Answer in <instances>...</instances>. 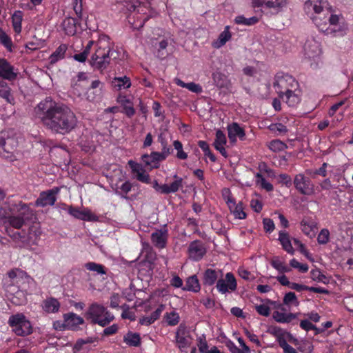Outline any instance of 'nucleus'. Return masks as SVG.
<instances>
[{"mask_svg": "<svg viewBox=\"0 0 353 353\" xmlns=\"http://www.w3.org/2000/svg\"><path fill=\"white\" fill-rule=\"evenodd\" d=\"M283 303L285 305H294L298 306L299 302L294 292H290L285 294L283 298Z\"/></svg>", "mask_w": 353, "mask_h": 353, "instance_id": "55", "label": "nucleus"}, {"mask_svg": "<svg viewBox=\"0 0 353 353\" xmlns=\"http://www.w3.org/2000/svg\"><path fill=\"white\" fill-rule=\"evenodd\" d=\"M94 43V41H90L88 44L86 45L85 49L83 51L79 54H75L74 55V59L81 63H83L86 61L88 56L90 53L91 47L92 44Z\"/></svg>", "mask_w": 353, "mask_h": 353, "instance_id": "45", "label": "nucleus"}, {"mask_svg": "<svg viewBox=\"0 0 353 353\" xmlns=\"http://www.w3.org/2000/svg\"><path fill=\"white\" fill-rule=\"evenodd\" d=\"M232 213L234 214V217L239 219H243L246 217V214L243 211V207L242 203H239L238 204H234V206H232V210H230Z\"/></svg>", "mask_w": 353, "mask_h": 353, "instance_id": "52", "label": "nucleus"}, {"mask_svg": "<svg viewBox=\"0 0 353 353\" xmlns=\"http://www.w3.org/2000/svg\"><path fill=\"white\" fill-rule=\"evenodd\" d=\"M272 266L281 273L289 272L291 268L279 257H274L271 261Z\"/></svg>", "mask_w": 353, "mask_h": 353, "instance_id": "43", "label": "nucleus"}, {"mask_svg": "<svg viewBox=\"0 0 353 353\" xmlns=\"http://www.w3.org/2000/svg\"><path fill=\"white\" fill-rule=\"evenodd\" d=\"M85 316L92 323L101 327L108 325L114 319V315L106 307L97 303H93L89 306Z\"/></svg>", "mask_w": 353, "mask_h": 353, "instance_id": "6", "label": "nucleus"}, {"mask_svg": "<svg viewBox=\"0 0 353 353\" xmlns=\"http://www.w3.org/2000/svg\"><path fill=\"white\" fill-rule=\"evenodd\" d=\"M42 307L48 313H56L59 310L60 303L57 299L50 297L43 301Z\"/></svg>", "mask_w": 353, "mask_h": 353, "instance_id": "34", "label": "nucleus"}, {"mask_svg": "<svg viewBox=\"0 0 353 353\" xmlns=\"http://www.w3.org/2000/svg\"><path fill=\"white\" fill-rule=\"evenodd\" d=\"M222 275L221 270L208 268L203 273V284L209 286L213 285Z\"/></svg>", "mask_w": 353, "mask_h": 353, "instance_id": "24", "label": "nucleus"}, {"mask_svg": "<svg viewBox=\"0 0 353 353\" xmlns=\"http://www.w3.org/2000/svg\"><path fill=\"white\" fill-rule=\"evenodd\" d=\"M226 142L227 140L225 134L221 130H216V138L213 145L224 157H228V153L224 147Z\"/></svg>", "mask_w": 353, "mask_h": 353, "instance_id": "25", "label": "nucleus"}, {"mask_svg": "<svg viewBox=\"0 0 353 353\" xmlns=\"http://www.w3.org/2000/svg\"><path fill=\"white\" fill-rule=\"evenodd\" d=\"M0 97L10 103L14 100L8 84L1 79H0Z\"/></svg>", "mask_w": 353, "mask_h": 353, "instance_id": "41", "label": "nucleus"}, {"mask_svg": "<svg viewBox=\"0 0 353 353\" xmlns=\"http://www.w3.org/2000/svg\"><path fill=\"white\" fill-rule=\"evenodd\" d=\"M316 26L320 31H328L330 27L331 32H338L341 36L346 33L347 26L345 23L344 18L342 14H335L331 6H329L325 12V15L322 19H315Z\"/></svg>", "mask_w": 353, "mask_h": 353, "instance_id": "3", "label": "nucleus"}, {"mask_svg": "<svg viewBox=\"0 0 353 353\" xmlns=\"http://www.w3.org/2000/svg\"><path fill=\"white\" fill-rule=\"evenodd\" d=\"M328 8L327 2L323 0H307L305 2L303 6L305 14L315 25V19H322L325 15Z\"/></svg>", "mask_w": 353, "mask_h": 353, "instance_id": "9", "label": "nucleus"}, {"mask_svg": "<svg viewBox=\"0 0 353 353\" xmlns=\"http://www.w3.org/2000/svg\"><path fill=\"white\" fill-rule=\"evenodd\" d=\"M8 325L17 336H26L32 333V329L30 321L23 313H17L9 317Z\"/></svg>", "mask_w": 353, "mask_h": 353, "instance_id": "7", "label": "nucleus"}, {"mask_svg": "<svg viewBox=\"0 0 353 353\" xmlns=\"http://www.w3.org/2000/svg\"><path fill=\"white\" fill-rule=\"evenodd\" d=\"M294 344L297 345V349L301 353H312L314 350L312 343L308 341H302L300 343L295 340Z\"/></svg>", "mask_w": 353, "mask_h": 353, "instance_id": "48", "label": "nucleus"}, {"mask_svg": "<svg viewBox=\"0 0 353 353\" xmlns=\"http://www.w3.org/2000/svg\"><path fill=\"white\" fill-rule=\"evenodd\" d=\"M0 77L8 81L15 80L17 77V72L5 59H0Z\"/></svg>", "mask_w": 353, "mask_h": 353, "instance_id": "20", "label": "nucleus"}, {"mask_svg": "<svg viewBox=\"0 0 353 353\" xmlns=\"http://www.w3.org/2000/svg\"><path fill=\"white\" fill-rule=\"evenodd\" d=\"M128 165L130 167L132 173L136 174V176L145 170L142 165L136 163L132 160L128 161Z\"/></svg>", "mask_w": 353, "mask_h": 353, "instance_id": "63", "label": "nucleus"}, {"mask_svg": "<svg viewBox=\"0 0 353 353\" xmlns=\"http://www.w3.org/2000/svg\"><path fill=\"white\" fill-rule=\"evenodd\" d=\"M175 83L184 88H187L188 90L194 92V93H201L202 92V88L199 84H196L194 82L185 83L180 79L176 78L174 79Z\"/></svg>", "mask_w": 353, "mask_h": 353, "instance_id": "39", "label": "nucleus"}, {"mask_svg": "<svg viewBox=\"0 0 353 353\" xmlns=\"http://www.w3.org/2000/svg\"><path fill=\"white\" fill-rule=\"evenodd\" d=\"M117 101L123 106V112L128 117H132L135 114V110L131 101L125 95L119 94L117 97Z\"/></svg>", "mask_w": 353, "mask_h": 353, "instance_id": "30", "label": "nucleus"}, {"mask_svg": "<svg viewBox=\"0 0 353 353\" xmlns=\"http://www.w3.org/2000/svg\"><path fill=\"white\" fill-rule=\"evenodd\" d=\"M302 232L310 239L315 236L317 230V223L311 218L303 219L301 222Z\"/></svg>", "mask_w": 353, "mask_h": 353, "instance_id": "23", "label": "nucleus"}, {"mask_svg": "<svg viewBox=\"0 0 353 353\" xmlns=\"http://www.w3.org/2000/svg\"><path fill=\"white\" fill-rule=\"evenodd\" d=\"M159 141L161 145V154L165 155V157H168L172 152V148L168 145L166 140L162 137L161 134L158 138Z\"/></svg>", "mask_w": 353, "mask_h": 353, "instance_id": "59", "label": "nucleus"}, {"mask_svg": "<svg viewBox=\"0 0 353 353\" xmlns=\"http://www.w3.org/2000/svg\"><path fill=\"white\" fill-rule=\"evenodd\" d=\"M302 92L299 88H295L290 92H288L280 97V98L288 104L289 107L295 108L296 107L301 101Z\"/></svg>", "mask_w": 353, "mask_h": 353, "instance_id": "22", "label": "nucleus"}, {"mask_svg": "<svg viewBox=\"0 0 353 353\" xmlns=\"http://www.w3.org/2000/svg\"><path fill=\"white\" fill-rule=\"evenodd\" d=\"M296 314L292 313H284L279 311H274L272 314L273 319L279 323H290L296 318Z\"/></svg>", "mask_w": 353, "mask_h": 353, "instance_id": "38", "label": "nucleus"}, {"mask_svg": "<svg viewBox=\"0 0 353 353\" xmlns=\"http://www.w3.org/2000/svg\"><path fill=\"white\" fill-rule=\"evenodd\" d=\"M312 280L323 283H326V276L322 274L319 270H312L310 272Z\"/></svg>", "mask_w": 353, "mask_h": 353, "instance_id": "62", "label": "nucleus"}, {"mask_svg": "<svg viewBox=\"0 0 353 353\" xmlns=\"http://www.w3.org/2000/svg\"><path fill=\"white\" fill-rule=\"evenodd\" d=\"M304 57L309 61H316L319 59L321 49L319 42L314 39L307 40L303 47Z\"/></svg>", "mask_w": 353, "mask_h": 353, "instance_id": "14", "label": "nucleus"}, {"mask_svg": "<svg viewBox=\"0 0 353 353\" xmlns=\"http://www.w3.org/2000/svg\"><path fill=\"white\" fill-rule=\"evenodd\" d=\"M232 38L230 27L225 26L224 30L219 34L218 39L212 43L213 48L219 49L223 46Z\"/></svg>", "mask_w": 353, "mask_h": 353, "instance_id": "31", "label": "nucleus"}, {"mask_svg": "<svg viewBox=\"0 0 353 353\" xmlns=\"http://www.w3.org/2000/svg\"><path fill=\"white\" fill-rule=\"evenodd\" d=\"M252 3L254 7H261L267 14L276 15L284 10L288 0H253Z\"/></svg>", "mask_w": 353, "mask_h": 353, "instance_id": "10", "label": "nucleus"}, {"mask_svg": "<svg viewBox=\"0 0 353 353\" xmlns=\"http://www.w3.org/2000/svg\"><path fill=\"white\" fill-rule=\"evenodd\" d=\"M68 214L82 221H97L99 220L98 216L92 213L89 209L80 210L79 208L70 205V208H68Z\"/></svg>", "mask_w": 353, "mask_h": 353, "instance_id": "17", "label": "nucleus"}, {"mask_svg": "<svg viewBox=\"0 0 353 353\" xmlns=\"http://www.w3.org/2000/svg\"><path fill=\"white\" fill-rule=\"evenodd\" d=\"M68 50V46L66 44H61L55 51L50 56L49 61L50 64H54L59 60L63 59L65 57V54Z\"/></svg>", "mask_w": 353, "mask_h": 353, "instance_id": "36", "label": "nucleus"}, {"mask_svg": "<svg viewBox=\"0 0 353 353\" xmlns=\"http://www.w3.org/2000/svg\"><path fill=\"white\" fill-rule=\"evenodd\" d=\"M114 48V43L106 34H101L97 41H94L90 50V65L95 70H104L110 63V54Z\"/></svg>", "mask_w": 353, "mask_h": 353, "instance_id": "2", "label": "nucleus"}, {"mask_svg": "<svg viewBox=\"0 0 353 353\" xmlns=\"http://www.w3.org/2000/svg\"><path fill=\"white\" fill-rule=\"evenodd\" d=\"M330 240V232L327 229H322L317 237V241L320 245H325Z\"/></svg>", "mask_w": 353, "mask_h": 353, "instance_id": "60", "label": "nucleus"}, {"mask_svg": "<svg viewBox=\"0 0 353 353\" xmlns=\"http://www.w3.org/2000/svg\"><path fill=\"white\" fill-rule=\"evenodd\" d=\"M125 343L130 346L137 347L140 345L141 338L137 333H128L123 339Z\"/></svg>", "mask_w": 353, "mask_h": 353, "instance_id": "44", "label": "nucleus"}, {"mask_svg": "<svg viewBox=\"0 0 353 353\" xmlns=\"http://www.w3.org/2000/svg\"><path fill=\"white\" fill-rule=\"evenodd\" d=\"M259 19L256 17H252L250 18H245L243 15H239L235 17L234 22L239 25L244 26H252L258 23Z\"/></svg>", "mask_w": 353, "mask_h": 353, "instance_id": "46", "label": "nucleus"}, {"mask_svg": "<svg viewBox=\"0 0 353 353\" xmlns=\"http://www.w3.org/2000/svg\"><path fill=\"white\" fill-rule=\"evenodd\" d=\"M173 146L177 150L176 157L179 159L185 160L188 158V154L183 150V145L181 141L176 140L173 142Z\"/></svg>", "mask_w": 353, "mask_h": 353, "instance_id": "56", "label": "nucleus"}, {"mask_svg": "<svg viewBox=\"0 0 353 353\" xmlns=\"http://www.w3.org/2000/svg\"><path fill=\"white\" fill-rule=\"evenodd\" d=\"M290 265L294 268H297L301 272H307L309 267L307 264H302L300 263L298 261H296L295 259H292L290 261Z\"/></svg>", "mask_w": 353, "mask_h": 353, "instance_id": "64", "label": "nucleus"}, {"mask_svg": "<svg viewBox=\"0 0 353 353\" xmlns=\"http://www.w3.org/2000/svg\"><path fill=\"white\" fill-rule=\"evenodd\" d=\"M165 319L168 325L174 326L179 322V315L177 312L172 311L165 314Z\"/></svg>", "mask_w": 353, "mask_h": 353, "instance_id": "51", "label": "nucleus"}, {"mask_svg": "<svg viewBox=\"0 0 353 353\" xmlns=\"http://www.w3.org/2000/svg\"><path fill=\"white\" fill-rule=\"evenodd\" d=\"M77 20L72 17L65 18L63 23V28L68 35H74L77 32Z\"/></svg>", "mask_w": 353, "mask_h": 353, "instance_id": "37", "label": "nucleus"}, {"mask_svg": "<svg viewBox=\"0 0 353 353\" xmlns=\"http://www.w3.org/2000/svg\"><path fill=\"white\" fill-rule=\"evenodd\" d=\"M87 95L88 99L90 101H100L102 96L101 88H99V89L94 90H88Z\"/></svg>", "mask_w": 353, "mask_h": 353, "instance_id": "58", "label": "nucleus"}, {"mask_svg": "<svg viewBox=\"0 0 353 353\" xmlns=\"http://www.w3.org/2000/svg\"><path fill=\"white\" fill-rule=\"evenodd\" d=\"M22 12L21 11H16L12 14V21L14 30L17 33H20L21 31V22H22Z\"/></svg>", "mask_w": 353, "mask_h": 353, "instance_id": "47", "label": "nucleus"}, {"mask_svg": "<svg viewBox=\"0 0 353 353\" xmlns=\"http://www.w3.org/2000/svg\"><path fill=\"white\" fill-rule=\"evenodd\" d=\"M35 112L42 125L54 133L67 134L77 126L78 119L72 109L50 97L41 101Z\"/></svg>", "mask_w": 353, "mask_h": 353, "instance_id": "1", "label": "nucleus"}, {"mask_svg": "<svg viewBox=\"0 0 353 353\" xmlns=\"http://www.w3.org/2000/svg\"><path fill=\"white\" fill-rule=\"evenodd\" d=\"M174 178L176 179L170 185L163 184L161 189V194H168L170 193H174L179 190L182 186V178H179L176 174L174 176Z\"/></svg>", "mask_w": 353, "mask_h": 353, "instance_id": "32", "label": "nucleus"}, {"mask_svg": "<svg viewBox=\"0 0 353 353\" xmlns=\"http://www.w3.org/2000/svg\"><path fill=\"white\" fill-rule=\"evenodd\" d=\"M166 157L159 152H152L150 154L142 155L141 159L146 167L150 170L158 168L159 163L166 159Z\"/></svg>", "mask_w": 353, "mask_h": 353, "instance_id": "18", "label": "nucleus"}, {"mask_svg": "<svg viewBox=\"0 0 353 353\" xmlns=\"http://www.w3.org/2000/svg\"><path fill=\"white\" fill-rule=\"evenodd\" d=\"M59 192L60 188L59 187H54L52 189L41 192L35 201V205L42 208L54 205L57 201V195Z\"/></svg>", "mask_w": 353, "mask_h": 353, "instance_id": "13", "label": "nucleus"}, {"mask_svg": "<svg viewBox=\"0 0 353 353\" xmlns=\"http://www.w3.org/2000/svg\"><path fill=\"white\" fill-rule=\"evenodd\" d=\"M14 290L15 289L13 287H10V288L8 290V292L9 293V299L10 301L16 305H21L25 304L26 303V296L25 292L19 290L14 292Z\"/></svg>", "mask_w": 353, "mask_h": 353, "instance_id": "26", "label": "nucleus"}, {"mask_svg": "<svg viewBox=\"0 0 353 353\" xmlns=\"http://www.w3.org/2000/svg\"><path fill=\"white\" fill-rule=\"evenodd\" d=\"M216 288L222 294L235 291L237 288V282L234 274L232 272H228L224 278L219 279Z\"/></svg>", "mask_w": 353, "mask_h": 353, "instance_id": "12", "label": "nucleus"}, {"mask_svg": "<svg viewBox=\"0 0 353 353\" xmlns=\"http://www.w3.org/2000/svg\"><path fill=\"white\" fill-rule=\"evenodd\" d=\"M201 286L196 276L194 275L188 278L183 290L197 292L200 290Z\"/></svg>", "mask_w": 353, "mask_h": 353, "instance_id": "40", "label": "nucleus"}, {"mask_svg": "<svg viewBox=\"0 0 353 353\" xmlns=\"http://www.w3.org/2000/svg\"><path fill=\"white\" fill-rule=\"evenodd\" d=\"M256 183L257 185H261V187L265 190L268 192H271L273 190V185L266 181V179L263 176V175L260 173H256Z\"/></svg>", "mask_w": 353, "mask_h": 353, "instance_id": "50", "label": "nucleus"}, {"mask_svg": "<svg viewBox=\"0 0 353 353\" xmlns=\"http://www.w3.org/2000/svg\"><path fill=\"white\" fill-rule=\"evenodd\" d=\"M228 138L231 142H235L236 138L243 139L245 135L244 130L237 123H233L228 126Z\"/></svg>", "mask_w": 353, "mask_h": 353, "instance_id": "27", "label": "nucleus"}, {"mask_svg": "<svg viewBox=\"0 0 353 353\" xmlns=\"http://www.w3.org/2000/svg\"><path fill=\"white\" fill-rule=\"evenodd\" d=\"M294 185L303 195L310 196L315 192V186L312 180L303 174H298L294 179Z\"/></svg>", "mask_w": 353, "mask_h": 353, "instance_id": "11", "label": "nucleus"}, {"mask_svg": "<svg viewBox=\"0 0 353 353\" xmlns=\"http://www.w3.org/2000/svg\"><path fill=\"white\" fill-rule=\"evenodd\" d=\"M14 203L8 199H5V194L3 191L0 190V221L4 218L7 219V215L9 211V205Z\"/></svg>", "mask_w": 353, "mask_h": 353, "instance_id": "33", "label": "nucleus"}, {"mask_svg": "<svg viewBox=\"0 0 353 353\" xmlns=\"http://www.w3.org/2000/svg\"><path fill=\"white\" fill-rule=\"evenodd\" d=\"M273 86L280 97L285 93L298 88L299 84L291 75L278 73L274 77Z\"/></svg>", "mask_w": 353, "mask_h": 353, "instance_id": "8", "label": "nucleus"}, {"mask_svg": "<svg viewBox=\"0 0 353 353\" xmlns=\"http://www.w3.org/2000/svg\"><path fill=\"white\" fill-rule=\"evenodd\" d=\"M168 239V230L166 225L156 230L151 234V242L158 249H163L166 247Z\"/></svg>", "mask_w": 353, "mask_h": 353, "instance_id": "15", "label": "nucleus"}, {"mask_svg": "<svg viewBox=\"0 0 353 353\" xmlns=\"http://www.w3.org/2000/svg\"><path fill=\"white\" fill-rule=\"evenodd\" d=\"M279 240L283 248L289 254H293L294 252V248L290 240L289 234L285 231H280L279 234Z\"/></svg>", "mask_w": 353, "mask_h": 353, "instance_id": "35", "label": "nucleus"}, {"mask_svg": "<svg viewBox=\"0 0 353 353\" xmlns=\"http://www.w3.org/2000/svg\"><path fill=\"white\" fill-rule=\"evenodd\" d=\"M175 343L181 351L184 350L190 345V336L187 331L186 326L180 324L175 333Z\"/></svg>", "mask_w": 353, "mask_h": 353, "instance_id": "16", "label": "nucleus"}, {"mask_svg": "<svg viewBox=\"0 0 353 353\" xmlns=\"http://www.w3.org/2000/svg\"><path fill=\"white\" fill-rule=\"evenodd\" d=\"M132 83L130 79L126 76L114 77L111 82L113 90L121 91L130 88Z\"/></svg>", "mask_w": 353, "mask_h": 353, "instance_id": "29", "label": "nucleus"}, {"mask_svg": "<svg viewBox=\"0 0 353 353\" xmlns=\"http://www.w3.org/2000/svg\"><path fill=\"white\" fill-rule=\"evenodd\" d=\"M8 276L14 280V282H18V279H23L24 276L26 277L25 272L19 269H15L10 271L8 273Z\"/></svg>", "mask_w": 353, "mask_h": 353, "instance_id": "61", "label": "nucleus"}, {"mask_svg": "<svg viewBox=\"0 0 353 353\" xmlns=\"http://www.w3.org/2000/svg\"><path fill=\"white\" fill-rule=\"evenodd\" d=\"M83 323V319L75 313L70 312L63 314V326L66 329L75 330Z\"/></svg>", "mask_w": 353, "mask_h": 353, "instance_id": "21", "label": "nucleus"}, {"mask_svg": "<svg viewBox=\"0 0 353 353\" xmlns=\"http://www.w3.org/2000/svg\"><path fill=\"white\" fill-rule=\"evenodd\" d=\"M269 148L274 152L283 151L287 148L285 143L279 140H273L269 143Z\"/></svg>", "mask_w": 353, "mask_h": 353, "instance_id": "57", "label": "nucleus"}, {"mask_svg": "<svg viewBox=\"0 0 353 353\" xmlns=\"http://www.w3.org/2000/svg\"><path fill=\"white\" fill-rule=\"evenodd\" d=\"M13 141L12 139H6L2 133L0 134V153L1 154L3 152L7 154L12 153L14 148L12 143Z\"/></svg>", "mask_w": 353, "mask_h": 353, "instance_id": "42", "label": "nucleus"}, {"mask_svg": "<svg viewBox=\"0 0 353 353\" xmlns=\"http://www.w3.org/2000/svg\"><path fill=\"white\" fill-rule=\"evenodd\" d=\"M6 230L20 248H29L32 245H37L41 234V231L37 225H30L27 230L22 229L21 231L13 232L12 234H10V229L8 227Z\"/></svg>", "mask_w": 353, "mask_h": 353, "instance_id": "5", "label": "nucleus"}, {"mask_svg": "<svg viewBox=\"0 0 353 353\" xmlns=\"http://www.w3.org/2000/svg\"><path fill=\"white\" fill-rule=\"evenodd\" d=\"M9 212L10 214L7 216L6 223L15 229L23 228L33 216L29 205L21 201L9 205Z\"/></svg>", "mask_w": 353, "mask_h": 353, "instance_id": "4", "label": "nucleus"}, {"mask_svg": "<svg viewBox=\"0 0 353 353\" xmlns=\"http://www.w3.org/2000/svg\"><path fill=\"white\" fill-rule=\"evenodd\" d=\"M206 250L203 243L200 241H194L188 247V254L193 261H199L205 254Z\"/></svg>", "mask_w": 353, "mask_h": 353, "instance_id": "19", "label": "nucleus"}, {"mask_svg": "<svg viewBox=\"0 0 353 353\" xmlns=\"http://www.w3.org/2000/svg\"><path fill=\"white\" fill-rule=\"evenodd\" d=\"M270 332L272 334H273L276 337V341L280 347H281V341H283L284 342H287L284 337L285 332L281 328H280L279 327H272L270 330Z\"/></svg>", "mask_w": 353, "mask_h": 353, "instance_id": "54", "label": "nucleus"}, {"mask_svg": "<svg viewBox=\"0 0 353 353\" xmlns=\"http://www.w3.org/2000/svg\"><path fill=\"white\" fill-rule=\"evenodd\" d=\"M214 83L219 88L230 89L231 81L228 77L220 72H215L212 74Z\"/></svg>", "mask_w": 353, "mask_h": 353, "instance_id": "28", "label": "nucleus"}, {"mask_svg": "<svg viewBox=\"0 0 353 353\" xmlns=\"http://www.w3.org/2000/svg\"><path fill=\"white\" fill-rule=\"evenodd\" d=\"M0 42L8 51L12 52V41L11 38L3 31L0 30Z\"/></svg>", "mask_w": 353, "mask_h": 353, "instance_id": "53", "label": "nucleus"}, {"mask_svg": "<svg viewBox=\"0 0 353 353\" xmlns=\"http://www.w3.org/2000/svg\"><path fill=\"white\" fill-rule=\"evenodd\" d=\"M85 267L87 270L94 272L98 274L103 275L106 274L105 268L99 263L89 262L85 263Z\"/></svg>", "mask_w": 353, "mask_h": 353, "instance_id": "49", "label": "nucleus"}]
</instances>
